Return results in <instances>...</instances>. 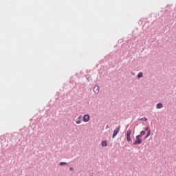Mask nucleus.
I'll return each instance as SVG.
<instances>
[{
    "label": "nucleus",
    "mask_w": 176,
    "mask_h": 176,
    "mask_svg": "<svg viewBox=\"0 0 176 176\" xmlns=\"http://www.w3.org/2000/svg\"><path fill=\"white\" fill-rule=\"evenodd\" d=\"M119 131H120V126L117 127L113 133V136L112 138H115L116 137V135H118V134L119 133Z\"/></svg>",
    "instance_id": "2"
},
{
    "label": "nucleus",
    "mask_w": 176,
    "mask_h": 176,
    "mask_svg": "<svg viewBox=\"0 0 176 176\" xmlns=\"http://www.w3.org/2000/svg\"><path fill=\"white\" fill-rule=\"evenodd\" d=\"M126 140L128 142H130V141H131V138H130V135H126Z\"/></svg>",
    "instance_id": "10"
},
{
    "label": "nucleus",
    "mask_w": 176,
    "mask_h": 176,
    "mask_svg": "<svg viewBox=\"0 0 176 176\" xmlns=\"http://www.w3.org/2000/svg\"><path fill=\"white\" fill-rule=\"evenodd\" d=\"M102 146H108V142L107 140H104L101 143Z\"/></svg>",
    "instance_id": "6"
},
{
    "label": "nucleus",
    "mask_w": 176,
    "mask_h": 176,
    "mask_svg": "<svg viewBox=\"0 0 176 176\" xmlns=\"http://www.w3.org/2000/svg\"><path fill=\"white\" fill-rule=\"evenodd\" d=\"M143 75L142 72H140L138 75V78L140 79V78H142Z\"/></svg>",
    "instance_id": "8"
},
{
    "label": "nucleus",
    "mask_w": 176,
    "mask_h": 176,
    "mask_svg": "<svg viewBox=\"0 0 176 176\" xmlns=\"http://www.w3.org/2000/svg\"><path fill=\"white\" fill-rule=\"evenodd\" d=\"M69 170H70V171H74V168L71 167V168H69Z\"/></svg>",
    "instance_id": "16"
},
{
    "label": "nucleus",
    "mask_w": 176,
    "mask_h": 176,
    "mask_svg": "<svg viewBox=\"0 0 176 176\" xmlns=\"http://www.w3.org/2000/svg\"><path fill=\"white\" fill-rule=\"evenodd\" d=\"M65 164H67V162H60V166H64Z\"/></svg>",
    "instance_id": "14"
},
{
    "label": "nucleus",
    "mask_w": 176,
    "mask_h": 176,
    "mask_svg": "<svg viewBox=\"0 0 176 176\" xmlns=\"http://www.w3.org/2000/svg\"><path fill=\"white\" fill-rule=\"evenodd\" d=\"M142 144V139H141V135L136 136V140L133 142V145H141Z\"/></svg>",
    "instance_id": "1"
},
{
    "label": "nucleus",
    "mask_w": 176,
    "mask_h": 176,
    "mask_svg": "<svg viewBox=\"0 0 176 176\" xmlns=\"http://www.w3.org/2000/svg\"><path fill=\"white\" fill-rule=\"evenodd\" d=\"M140 135V138L142 137V135H145V131H142L140 132V135Z\"/></svg>",
    "instance_id": "9"
},
{
    "label": "nucleus",
    "mask_w": 176,
    "mask_h": 176,
    "mask_svg": "<svg viewBox=\"0 0 176 176\" xmlns=\"http://www.w3.org/2000/svg\"><path fill=\"white\" fill-rule=\"evenodd\" d=\"M126 135H131V129L128 130Z\"/></svg>",
    "instance_id": "11"
},
{
    "label": "nucleus",
    "mask_w": 176,
    "mask_h": 176,
    "mask_svg": "<svg viewBox=\"0 0 176 176\" xmlns=\"http://www.w3.org/2000/svg\"><path fill=\"white\" fill-rule=\"evenodd\" d=\"M149 130V127H146L145 131H148Z\"/></svg>",
    "instance_id": "15"
},
{
    "label": "nucleus",
    "mask_w": 176,
    "mask_h": 176,
    "mask_svg": "<svg viewBox=\"0 0 176 176\" xmlns=\"http://www.w3.org/2000/svg\"><path fill=\"white\" fill-rule=\"evenodd\" d=\"M76 123V124H80V123H82V116H80L77 118Z\"/></svg>",
    "instance_id": "5"
},
{
    "label": "nucleus",
    "mask_w": 176,
    "mask_h": 176,
    "mask_svg": "<svg viewBox=\"0 0 176 176\" xmlns=\"http://www.w3.org/2000/svg\"><path fill=\"white\" fill-rule=\"evenodd\" d=\"M90 120V116L89 114H85L83 116V122L87 123V122H89Z\"/></svg>",
    "instance_id": "3"
},
{
    "label": "nucleus",
    "mask_w": 176,
    "mask_h": 176,
    "mask_svg": "<svg viewBox=\"0 0 176 176\" xmlns=\"http://www.w3.org/2000/svg\"><path fill=\"white\" fill-rule=\"evenodd\" d=\"M149 135H151V131H148L147 135L146 137V138H148L149 137Z\"/></svg>",
    "instance_id": "13"
},
{
    "label": "nucleus",
    "mask_w": 176,
    "mask_h": 176,
    "mask_svg": "<svg viewBox=\"0 0 176 176\" xmlns=\"http://www.w3.org/2000/svg\"><path fill=\"white\" fill-rule=\"evenodd\" d=\"M94 93H95V94H98L100 93V86L96 85L94 87Z\"/></svg>",
    "instance_id": "4"
},
{
    "label": "nucleus",
    "mask_w": 176,
    "mask_h": 176,
    "mask_svg": "<svg viewBox=\"0 0 176 176\" xmlns=\"http://www.w3.org/2000/svg\"><path fill=\"white\" fill-rule=\"evenodd\" d=\"M157 109H160V108H163V104L158 103L156 106Z\"/></svg>",
    "instance_id": "7"
},
{
    "label": "nucleus",
    "mask_w": 176,
    "mask_h": 176,
    "mask_svg": "<svg viewBox=\"0 0 176 176\" xmlns=\"http://www.w3.org/2000/svg\"><path fill=\"white\" fill-rule=\"evenodd\" d=\"M141 120H144V122H148V118L146 117H144L141 119Z\"/></svg>",
    "instance_id": "12"
}]
</instances>
